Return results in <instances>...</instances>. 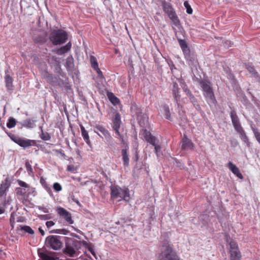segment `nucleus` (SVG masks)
Here are the masks:
<instances>
[{"label": "nucleus", "instance_id": "f257e3e1", "mask_svg": "<svg viewBox=\"0 0 260 260\" xmlns=\"http://www.w3.org/2000/svg\"><path fill=\"white\" fill-rule=\"evenodd\" d=\"M230 116L235 129L240 134L241 139L246 144L247 147L250 148L251 143L240 124L239 118L235 111H231Z\"/></svg>", "mask_w": 260, "mask_h": 260}, {"label": "nucleus", "instance_id": "f03ea898", "mask_svg": "<svg viewBox=\"0 0 260 260\" xmlns=\"http://www.w3.org/2000/svg\"><path fill=\"white\" fill-rule=\"evenodd\" d=\"M200 85L204 92V96L208 104L216 105V100L213 89L211 85V82L209 80H202L200 82Z\"/></svg>", "mask_w": 260, "mask_h": 260}, {"label": "nucleus", "instance_id": "7ed1b4c3", "mask_svg": "<svg viewBox=\"0 0 260 260\" xmlns=\"http://www.w3.org/2000/svg\"><path fill=\"white\" fill-rule=\"evenodd\" d=\"M111 197L113 199H119V201L123 200L128 201L129 198V190L127 188H121L118 186H111Z\"/></svg>", "mask_w": 260, "mask_h": 260}, {"label": "nucleus", "instance_id": "20e7f679", "mask_svg": "<svg viewBox=\"0 0 260 260\" xmlns=\"http://www.w3.org/2000/svg\"><path fill=\"white\" fill-rule=\"evenodd\" d=\"M49 39L54 45H60L67 41L68 34L62 29H54L50 33Z\"/></svg>", "mask_w": 260, "mask_h": 260}, {"label": "nucleus", "instance_id": "39448f33", "mask_svg": "<svg viewBox=\"0 0 260 260\" xmlns=\"http://www.w3.org/2000/svg\"><path fill=\"white\" fill-rule=\"evenodd\" d=\"M162 6L164 11L167 14L172 21V24L177 27H179L180 25V20L172 5L170 3L164 2Z\"/></svg>", "mask_w": 260, "mask_h": 260}, {"label": "nucleus", "instance_id": "423d86ee", "mask_svg": "<svg viewBox=\"0 0 260 260\" xmlns=\"http://www.w3.org/2000/svg\"><path fill=\"white\" fill-rule=\"evenodd\" d=\"M9 136L13 142L22 147L25 148L31 146L36 145V140L21 138L14 134H10L9 135Z\"/></svg>", "mask_w": 260, "mask_h": 260}, {"label": "nucleus", "instance_id": "0eeeda50", "mask_svg": "<svg viewBox=\"0 0 260 260\" xmlns=\"http://www.w3.org/2000/svg\"><path fill=\"white\" fill-rule=\"evenodd\" d=\"M159 260H179V258L172 253V248L170 244L166 243L162 246L161 253Z\"/></svg>", "mask_w": 260, "mask_h": 260}, {"label": "nucleus", "instance_id": "6e6552de", "mask_svg": "<svg viewBox=\"0 0 260 260\" xmlns=\"http://www.w3.org/2000/svg\"><path fill=\"white\" fill-rule=\"evenodd\" d=\"M46 242V244L54 250H59L62 247V243L60 241V237L58 236H49L47 237Z\"/></svg>", "mask_w": 260, "mask_h": 260}, {"label": "nucleus", "instance_id": "1a4fd4ad", "mask_svg": "<svg viewBox=\"0 0 260 260\" xmlns=\"http://www.w3.org/2000/svg\"><path fill=\"white\" fill-rule=\"evenodd\" d=\"M229 245L230 247V260H241L242 255L237 243L233 240H231L229 242Z\"/></svg>", "mask_w": 260, "mask_h": 260}, {"label": "nucleus", "instance_id": "9d476101", "mask_svg": "<svg viewBox=\"0 0 260 260\" xmlns=\"http://www.w3.org/2000/svg\"><path fill=\"white\" fill-rule=\"evenodd\" d=\"M121 117L120 115L117 113L115 114L113 119L112 120V127L115 131L116 134L118 136L119 140L121 143L125 144L124 140V137L122 135L119 131L121 125Z\"/></svg>", "mask_w": 260, "mask_h": 260}, {"label": "nucleus", "instance_id": "9b49d317", "mask_svg": "<svg viewBox=\"0 0 260 260\" xmlns=\"http://www.w3.org/2000/svg\"><path fill=\"white\" fill-rule=\"evenodd\" d=\"M57 214L62 217L69 224H73L74 220L72 218V215L70 212L62 207H58L56 210Z\"/></svg>", "mask_w": 260, "mask_h": 260}, {"label": "nucleus", "instance_id": "f8f14e48", "mask_svg": "<svg viewBox=\"0 0 260 260\" xmlns=\"http://www.w3.org/2000/svg\"><path fill=\"white\" fill-rule=\"evenodd\" d=\"M11 72L9 70H6L5 71V86L7 91H12L13 89V79L11 76Z\"/></svg>", "mask_w": 260, "mask_h": 260}, {"label": "nucleus", "instance_id": "ddd939ff", "mask_svg": "<svg viewBox=\"0 0 260 260\" xmlns=\"http://www.w3.org/2000/svg\"><path fill=\"white\" fill-rule=\"evenodd\" d=\"M194 144L191 140L187 138L186 135H184L181 140V149L183 150H188L193 149Z\"/></svg>", "mask_w": 260, "mask_h": 260}, {"label": "nucleus", "instance_id": "4468645a", "mask_svg": "<svg viewBox=\"0 0 260 260\" xmlns=\"http://www.w3.org/2000/svg\"><path fill=\"white\" fill-rule=\"evenodd\" d=\"M180 88L177 82L173 83V87L172 89L173 98L176 103L179 105L180 101L181 95L179 92Z\"/></svg>", "mask_w": 260, "mask_h": 260}, {"label": "nucleus", "instance_id": "2eb2a0df", "mask_svg": "<svg viewBox=\"0 0 260 260\" xmlns=\"http://www.w3.org/2000/svg\"><path fill=\"white\" fill-rule=\"evenodd\" d=\"M10 186V182L8 178L6 179L0 185V198L6 196L7 191Z\"/></svg>", "mask_w": 260, "mask_h": 260}, {"label": "nucleus", "instance_id": "dca6fc26", "mask_svg": "<svg viewBox=\"0 0 260 260\" xmlns=\"http://www.w3.org/2000/svg\"><path fill=\"white\" fill-rule=\"evenodd\" d=\"M143 135L145 140L152 145H155L157 139L155 137L152 136L150 132L145 129L143 132Z\"/></svg>", "mask_w": 260, "mask_h": 260}, {"label": "nucleus", "instance_id": "f3484780", "mask_svg": "<svg viewBox=\"0 0 260 260\" xmlns=\"http://www.w3.org/2000/svg\"><path fill=\"white\" fill-rule=\"evenodd\" d=\"M228 167L229 169L232 172V173L239 178L242 179L243 178V175L240 173L239 168L235 165L233 164L231 161H229L228 162Z\"/></svg>", "mask_w": 260, "mask_h": 260}, {"label": "nucleus", "instance_id": "a211bd4d", "mask_svg": "<svg viewBox=\"0 0 260 260\" xmlns=\"http://www.w3.org/2000/svg\"><path fill=\"white\" fill-rule=\"evenodd\" d=\"M71 47L72 44L70 42H69L66 45L62 46L59 48L56 49V50H54V52L58 55H62L70 51L71 49Z\"/></svg>", "mask_w": 260, "mask_h": 260}, {"label": "nucleus", "instance_id": "6ab92c4d", "mask_svg": "<svg viewBox=\"0 0 260 260\" xmlns=\"http://www.w3.org/2000/svg\"><path fill=\"white\" fill-rule=\"evenodd\" d=\"M184 54L185 58L189 62L188 64L189 65L195 64L198 62L196 55L191 53L190 50H189L188 53H184Z\"/></svg>", "mask_w": 260, "mask_h": 260}, {"label": "nucleus", "instance_id": "aec40b11", "mask_svg": "<svg viewBox=\"0 0 260 260\" xmlns=\"http://www.w3.org/2000/svg\"><path fill=\"white\" fill-rule=\"evenodd\" d=\"M128 147L126 146V148L121 150V155L122 156V160L123 165L127 167L129 165V156H128Z\"/></svg>", "mask_w": 260, "mask_h": 260}, {"label": "nucleus", "instance_id": "412c9836", "mask_svg": "<svg viewBox=\"0 0 260 260\" xmlns=\"http://www.w3.org/2000/svg\"><path fill=\"white\" fill-rule=\"evenodd\" d=\"M17 183L18 185L20 187H21V188L26 189L27 191H28V192L27 195H28L30 193H33L35 191V188L30 187L28 184H27L26 183L22 180H18Z\"/></svg>", "mask_w": 260, "mask_h": 260}, {"label": "nucleus", "instance_id": "4be33fe9", "mask_svg": "<svg viewBox=\"0 0 260 260\" xmlns=\"http://www.w3.org/2000/svg\"><path fill=\"white\" fill-rule=\"evenodd\" d=\"M94 127L97 131L100 132L106 138H110L111 137L109 131L103 125L97 124Z\"/></svg>", "mask_w": 260, "mask_h": 260}, {"label": "nucleus", "instance_id": "5701e85b", "mask_svg": "<svg viewBox=\"0 0 260 260\" xmlns=\"http://www.w3.org/2000/svg\"><path fill=\"white\" fill-rule=\"evenodd\" d=\"M80 127L81 131V135L84 140L88 145H89L90 144V141L88 132L85 129V127L82 124H80Z\"/></svg>", "mask_w": 260, "mask_h": 260}, {"label": "nucleus", "instance_id": "b1692460", "mask_svg": "<svg viewBox=\"0 0 260 260\" xmlns=\"http://www.w3.org/2000/svg\"><path fill=\"white\" fill-rule=\"evenodd\" d=\"M161 107L162 109L165 117L168 120H172L171 114L169 106L167 104H164L161 105Z\"/></svg>", "mask_w": 260, "mask_h": 260}, {"label": "nucleus", "instance_id": "393cba45", "mask_svg": "<svg viewBox=\"0 0 260 260\" xmlns=\"http://www.w3.org/2000/svg\"><path fill=\"white\" fill-rule=\"evenodd\" d=\"M246 69L251 73L255 78L259 77L258 73L255 70L254 67L251 64L248 63L245 65Z\"/></svg>", "mask_w": 260, "mask_h": 260}, {"label": "nucleus", "instance_id": "a878e982", "mask_svg": "<svg viewBox=\"0 0 260 260\" xmlns=\"http://www.w3.org/2000/svg\"><path fill=\"white\" fill-rule=\"evenodd\" d=\"M178 42L183 53H188L190 49L188 48L186 41L184 40L178 39Z\"/></svg>", "mask_w": 260, "mask_h": 260}, {"label": "nucleus", "instance_id": "bb28decb", "mask_svg": "<svg viewBox=\"0 0 260 260\" xmlns=\"http://www.w3.org/2000/svg\"><path fill=\"white\" fill-rule=\"evenodd\" d=\"M22 125L27 128H32L36 126L35 121L29 118L23 121Z\"/></svg>", "mask_w": 260, "mask_h": 260}, {"label": "nucleus", "instance_id": "cd10ccee", "mask_svg": "<svg viewBox=\"0 0 260 260\" xmlns=\"http://www.w3.org/2000/svg\"><path fill=\"white\" fill-rule=\"evenodd\" d=\"M107 96L109 101L114 105L118 104L120 101L112 92H108L107 93Z\"/></svg>", "mask_w": 260, "mask_h": 260}, {"label": "nucleus", "instance_id": "c85d7f7f", "mask_svg": "<svg viewBox=\"0 0 260 260\" xmlns=\"http://www.w3.org/2000/svg\"><path fill=\"white\" fill-rule=\"evenodd\" d=\"M65 66L67 70H71L74 67V59L72 56L68 57L66 59Z\"/></svg>", "mask_w": 260, "mask_h": 260}, {"label": "nucleus", "instance_id": "c756f323", "mask_svg": "<svg viewBox=\"0 0 260 260\" xmlns=\"http://www.w3.org/2000/svg\"><path fill=\"white\" fill-rule=\"evenodd\" d=\"M40 183L49 194L52 193L51 189L49 186V185L47 183V182L43 177H41L40 179Z\"/></svg>", "mask_w": 260, "mask_h": 260}, {"label": "nucleus", "instance_id": "7c9ffc66", "mask_svg": "<svg viewBox=\"0 0 260 260\" xmlns=\"http://www.w3.org/2000/svg\"><path fill=\"white\" fill-rule=\"evenodd\" d=\"M63 252L68 254L70 256H73V255L75 253V250L71 246H67L63 250Z\"/></svg>", "mask_w": 260, "mask_h": 260}, {"label": "nucleus", "instance_id": "2f4dec72", "mask_svg": "<svg viewBox=\"0 0 260 260\" xmlns=\"http://www.w3.org/2000/svg\"><path fill=\"white\" fill-rule=\"evenodd\" d=\"M90 62L92 68L94 70L99 68V64L96 57L93 55L90 56Z\"/></svg>", "mask_w": 260, "mask_h": 260}, {"label": "nucleus", "instance_id": "473e14b6", "mask_svg": "<svg viewBox=\"0 0 260 260\" xmlns=\"http://www.w3.org/2000/svg\"><path fill=\"white\" fill-rule=\"evenodd\" d=\"M189 100L190 102L193 104L194 107L198 110H201V107L200 105L198 104L197 99L194 97V95L190 97Z\"/></svg>", "mask_w": 260, "mask_h": 260}, {"label": "nucleus", "instance_id": "72a5a7b5", "mask_svg": "<svg viewBox=\"0 0 260 260\" xmlns=\"http://www.w3.org/2000/svg\"><path fill=\"white\" fill-rule=\"evenodd\" d=\"M41 134L40 138L44 141H48L51 139L50 134L47 132H44L42 127H41Z\"/></svg>", "mask_w": 260, "mask_h": 260}, {"label": "nucleus", "instance_id": "f704fd0d", "mask_svg": "<svg viewBox=\"0 0 260 260\" xmlns=\"http://www.w3.org/2000/svg\"><path fill=\"white\" fill-rule=\"evenodd\" d=\"M53 233L63 234L64 235H68L69 233V231L66 229H56L51 232Z\"/></svg>", "mask_w": 260, "mask_h": 260}, {"label": "nucleus", "instance_id": "c9c22d12", "mask_svg": "<svg viewBox=\"0 0 260 260\" xmlns=\"http://www.w3.org/2000/svg\"><path fill=\"white\" fill-rule=\"evenodd\" d=\"M27 191H27L25 188H22L21 187H17L16 188V192L17 196H24Z\"/></svg>", "mask_w": 260, "mask_h": 260}, {"label": "nucleus", "instance_id": "e433bc0d", "mask_svg": "<svg viewBox=\"0 0 260 260\" xmlns=\"http://www.w3.org/2000/svg\"><path fill=\"white\" fill-rule=\"evenodd\" d=\"M39 256L42 260H55L54 257L43 252L39 253Z\"/></svg>", "mask_w": 260, "mask_h": 260}, {"label": "nucleus", "instance_id": "4c0bfd02", "mask_svg": "<svg viewBox=\"0 0 260 260\" xmlns=\"http://www.w3.org/2000/svg\"><path fill=\"white\" fill-rule=\"evenodd\" d=\"M20 230L21 231H24L25 232L27 233L30 235H33L34 234V230L30 226L27 225L21 226Z\"/></svg>", "mask_w": 260, "mask_h": 260}, {"label": "nucleus", "instance_id": "58836bf2", "mask_svg": "<svg viewBox=\"0 0 260 260\" xmlns=\"http://www.w3.org/2000/svg\"><path fill=\"white\" fill-rule=\"evenodd\" d=\"M16 124V120L13 118H10L9 119L8 122L7 123V126L9 128H12Z\"/></svg>", "mask_w": 260, "mask_h": 260}, {"label": "nucleus", "instance_id": "ea45409f", "mask_svg": "<svg viewBox=\"0 0 260 260\" xmlns=\"http://www.w3.org/2000/svg\"><path fill=\"white\" fill-rule=\"evenodd\" d=\"M25 166L26 170L27 173H28V174L31 175V174H32L33 171H32L31 166L28 160L26 161Z\"/></svg>", "mask_w": 260, "mask_h": 260}, {"label": "nucleus", "instance_id": "a19ab883", "mask_svg": "<svg viewBox=\"0 0 260 260\" xmlns=\"http://www.w3.org/2000/svg\"><path fill=\"white\" fill-rule=\"evenodd\" d=\"M7 203H8V201H7L5 198H0V209H3V208L6 209Z\"/></svg>", "mask_w": 260, "mask_h": 260}, {"label": "nucleus", "instance_id": "79ce46f5", "mask_svg": "<svg viewBox=\"0 0 260 260\" xmlns=\"http://www.w3.org/2000/svg\"><path fill=\"white\" fill-rule=\"evenodd\" d=\"M253 132L256 140L260 144V130L254 128L253 129Z\"/></svg>", "mask_w": 260, "mask_h": 260}, {"label": "nucleus", "instance_id": "37998d69", "mask_svg": "<svg viewBox=\"0 0 260 260\" xmlns=\"http://www.w3.org/2000/svg\"><path fill=\"white\" fill-rule=\"evenodd\" d=\"M184 6L186 9L187 13H188V14H191L192 13V9L187 1L184 2Z\"/></svg>", "mask_w": 260, "mask_h": 260}, {"label": "nucleus", "instance_id": "c03bdc74", "mask_svg": "<svg viewBox=\"0 0 260 260\" xmlns=\"http://www.w3.org/2000/svg\"><path fill=\"white\" fill-rule=\"evenodd\" d=\"M53 188L54 190L57 192L60 191L62 190L61 185L58 182H55L53 184Z\"/></svg>", "mask_w": 260, "mask_h": 260}, {"label": "nucleus", "instance_id": "a18cd8bd", "mask_svg": "<svg viewBox=\"0 0 260 260\" xmlns=\"http://www.w3.org/2000/svg\"><path fill=\"white\" fill-rule=\"evenodd\" d=\"M38 217L40 219L44 220L50 219L52 218V216L50 214L40 215L38 216Z\"/></svg>", "mask_w": 260, "mask_h": 260}, {"label": "nucleus", "instance_id": "49530a36", "mask_svg": "<svg viewBox=\"0 0 260 260\" xmlns=\"http://www.w3.org/2000/svg\"><path fill=\"white\" fill-rule=\"evenodd\" d=\"M154 147V152L157 155V156H159V152L161 150V146L159 145H157L156 143L155 145H153Z\"/></svg>", "mask_w": 260, "mask_h": 260}, {"label": "nucleus", "instance_id": "de8ad7c7", "mask_svg": "<svg viewBox=\"0 0 260 260\" xmlns=\"http://www.w3.org/2000/svg\"><path fill=\"white\" fill-rule=\"evenodd\" d=\"M183 89L189 98L193 95L190 90L187 87L186 85L183 87Z\"/></svg>", "mask_w": 260, "mask_h": 260}, {"label": "nucleus", "instance_id": "09e8293b", "mask_svg": "<svg viewBox=\"0 0 260 260\" xmlns=\"http://www.w3.org/2000/svg\"><path fill=\"white\" fill-rule=\"evenodd\" d=\"M183 89L189 98L193 95L190 90L187 87L186 85L183 87Z\"/></svg>", "mask_w": 260, "mask_h": 260}, {"label": "nucleus", "instance_id": "8fccbe9b", "mask_svg": "<svg viewBox=\"0 0 260 260\" xmlns=\"http://www.w3.org/2000/svg\"><path fill=\"white\" fill-rule=\"evenodd\" d=\"M183 89L189 98L193 95L190 90L187 87L186 85L183 87Z\"/></svg>", "mask_w": 260, "mask_h": 260}, {"label": "nucleus", "instance_id": "3c124183", "mask_svg": "<svg viewBox=\"0 0 260 260\" xmlns=\"http://www.w3.org/2000/svg\"><path fill=\"white\" fill-rule=\"evenodd\" d=\"M183 89L189 98L193 95L190 90L187 87L186 85L183 87Z\"/></svg>", "mask_w": 260, "mask_h": 260}, {"label": "nucleus", "instance_id": "603ef678", "mask_svg": "<svg viewBox=\"0 0 260 260\" xmlns=\"http://www.w3.org/2000/svg\"><path fill=\"white\" fill-rule=\"evenodd\" d=\"M94 70L96 71V73L98 74V77L99 78H102V79H104V75L103 74V73L101 71V70H100V69L99 68H98L96 69H94Z\"/></svg>", "mask_w": 260, "mask_h": 260}, {"label": "nucleus", "instance_id": "864d4df0", "mask_svg": "<svg viewBox=\"0 0 260 260\" xmlns=\"http://www.w3.org/2000/svg\"><path fill=\"white\" fill-rule=\"evenodd\" d=\"M44 77V78L47 79L49 81H50L53 79L52 75L49 74L48 73H46L45 74Z\"/></svg>", "mask_w": 260, "mask_h": 260}, {"label": "nucleus", "instance_id": "5fc2aeb1", "mask_svg": "<svg viewBox=\"0 0 260 260\" xmlns=\"http://www.w3.org/2000/svg\"><path fill=\"white\" fill-rule=\"evenodd\" d=\"M54 224L55 223L53 221H48L46 222V225L48 229L53 226Z\"/></svg>", "mask_w": 260, "mask_h": 260}, {"label": "nucleus", "instance_id": "6e6d98bb", "mask_svg": "<svg viewBox=\"0 0 260 260\" xmlns=\"http://www.w3.org/2000/svg\"><path fill=\"white\" fill-rule=\"evenodd\" d=\"M39 209L42 210L44 213H48L49 212L48 209L46 207H39Z\"/></svg>", "mask_w": 260, "mask_h": 260}, {"label": "nucleus", "instance_id": "4d7b16f0", "mask_svg": "<svg viewBox=\"0 0 260 260\" xmlns=\"http://www.w3.org/2000/svg\"><path fill=\"white\" fill-rule=\"evenodd\" d=\"M39 232L41 233L42 235H44L45 234L44 231L41 229V228H39Z\"/></svg>", "mask_w": 260, "mask_h": 260}, {"label": "nucleus", "instance_id": "13d9d810", "mask_svg": "<svg viewBox=\"0 0 260 260\" xmlns=\"http://www.w3.org/2000/svg\"><path fill=\"white\" fill-rule=\"evenodd\" d=\"M5 212V209L3 208V209H0V215L4 213Z\"/></svg>", "mask_w": 260, "mask_h": 260}, {"label": "nucleus", "instance_id": "bf43d9fd", "mask_svg": "<svg viewBox=\"0 0 260 260\" xmlns=\"http://www.w3.org/2000/svg\"><path fill=\"white\" fill-rule=\"evenodd\" d=\"M175 68V66L174 64H172V66L171 67V69L172 70V68Z\"/></svg>", "mask_w": 260, "mask_h": 260}, {"label": "nucleus", "instance_id": "052dcab7", "mask_svg": "<svg viewBox=\"0 0 260 260\" xmlns=\"http://www.w3.org/2000/svg\"><path fill=\"white\" fill-rule=\"evenodd\" d=\"M94 133H96L99 136H100V134L95 130H94Z\"/></svg>", "mask_w": 260, "mask_h": 260}, {"label": "nucleus", "instance_id": "680f3d73", "mask_svg": "<svg viewBox=\"0 0 260 260\" xmlns=\"http://www.w3.org/2000/svg\"><path fill=\"white\" fill-rule=\"evenodd\" d=\"M140 124H142V121H140Z\"/></svg>", "mask_w": 260, "mask_h": 260}, {"label": "nucleus", "instance_id": "e2e57ef3", "mask_svg": "<svg viewBox=\"0 0 260 260\" xmlns=\"http://www.w3.org/2000/svg\"><path fill=\"white\" fill-rule=\"evenodd\" d=\"M172 27H173V29H175V27H174V26H172Z\"/></svg>", "mask_w": 260, "mask_h": 260}, {"label": "nucleus", "instance_id": "0e129e2a", "mask_svg": "<svg viewBox=\"0 0 260 260\" xmlns=\"http://www.w3.org/2000/svg\"><path fill=\"white\" fill-rule=\"evenodd\" d=\"M2 252V250H0V252Z\"/></svg>", "mask_w": 260, "mask_h": 260}]
</instances>
